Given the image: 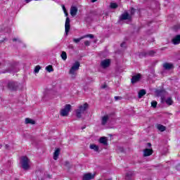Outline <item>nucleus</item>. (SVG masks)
Returning a JSON list of instances; mask_svg holds the SVG:
<instances>
[{
    "mask_svg": "<svg viewBox=\"0 0 180 180\" xmlns=\"http://www.w3.org/2000/svg\"><path fill=\"white\" fill-rule=\"evenodd\" d=\"M157 129L159 130V131H165L167 130V127L162 124H158Z\"/></svg>",
    "mask_w": 180,
    "mask_h": 180,
    "instance_id": "aec40b11",
    "label": "nucleus"
},
{
    "mask_svg": "<svg viewBox=\"0 0 180 180\" xmlns=\"http://www.w3.org/2000/svg\"><path fill=\"white\" fill-rule=\"evenodd\" d=\"M140 79H141V75L138 74L132 77V78L131 79V84H136V82H139Z\"/></svg>",
    "mask_w": 180,
    "mask_h": 180,
    "instance_id": "9b49d317",
    "label": "nucleus"
},
{
    "mask_svg": "<svg viewBox=\"0 0 180 180\" xmlns=\"http://www.w3.org/2000/svg\"><path fill=\"white\" fill-rule=\"evenodd\" d=\"M80 65H81V64L79 63V61H75V64H73V65L70 68V70L69 71V74L72 76V78H75V77L77 75V71H78V70H79Z\"/></svg>",
    "mask_w": 180,
    "mask_h": 180,
    "instance_id": "f03ea898",
    "label": "nucleus"
},
{
    "mask_svg": "<svg viewBox=\"0 0 180 180\" xmlns=\"http://www.w3.org/2000/svg\"><path fill=\"white\" fill-rule=\"evenodd\" d=\"M70 18H66L65 23V33L66 36H68V33L70 32V29H71V25L70 24Z\"/></svg>",
    "mask_w": 180,
    "mask_h": 180,
    "instance_id": "6e6552de",
    "label": "nucleus"
},
{
    "mask_svg": "<svg viewBox=\"0 0 180 180\" xmlns=\"http://www.w3.org/2000/svg\"><path fill=\"white\" fill-rule=\"evenodd\" d=\"M126 45L125 42H122L120 45L121 47H124V46Z\"/></svg>",
    "mask_w": 180,
    "mask_h": 180,
    "instance_id": "a19ab883",
    "label": "nucleus"
},
{
    "mask_svg": "<svg viewBox=\"0 0 180 180\" xmlns=\"http://www.w3.org/2000/svg\"><path fill=\"white\" fill-rule=\"evenodd\" d=\"M46 70L48 71V72H53L54 71V69H53L52 65H48L46 67Z\"/></svg>",
    "mask_w": 180,
    "mask_h": 180,
    "instance_id": "bb28decb",
    "label": "nucleus"
},
{
    "mask_svg": "<svg viewBox=\"0 0 180 180\" xmlns=\"http://www.w3.org/2000/svg\"><path fill=\"white\" fill-rule=\"evenodd\" d=\"M26 124H35L36 122L30 118L25 119Z\"/></svg>",
    "mask_w": 180,
    "mask_h": 180,
    "instance_id": "393cba45",
    "label": "nucleus"
},
{
    "mask_svg": "<svg viewBox=\"0 0 180 180\" xmlns=\"http://www.w3.org/2000/svg\"><path fill=\"white\" fill-rule=\"evenodd\" d=\"M89 147L91 150H94V151H99V146H96V144H91Z\"/></svg>",
    "mask_w": 180,
    "mask_h": 180,
    "instance_id": "b1692460",
    "label": "nucleus"
},
{
    "mask_svg": "<svg viewBox=\"0 0 180 180\" xmlns=\"http://www.w3.org/2000/svg\"><path fill=\"white\" fill-rule=\"evenodd\" d=\"M163 68H165V70H172V68H174V64L169 63H165L163 64Z\"/></svg>",
    "mask_w": 180,
    "mask_h": 180,
    "instance_id": "dca6fc26",
    "label": "nucleus"
},
{
    "mask_svg": "<svg viewBox=\"0 0 180 180\" xmlns=\"http://www.w3.org/2000/svg\"><path fill=\"white\" fill-rule=\"evenodd\" d=\"M30 160L27 156H24L21 158V165L22 169L25 171H27L29 168H30V166L29 165Z\"/></svg>",
    "mask_w": 180,
    "mask_h": 180,
    "instance_id": "7ed1b4c3",
    "label": "nucleus"
},
{
    "mask_svg": "<svg viewBox=\"0 0 180 180\" xmlns=\"http://www.w3.org/2000/svg\"><path fill=\"white\" fill-rule=\"evenodd\" d=\"M13 41H18V43H22L20 39H18V38H13Z\"/></svg>",
    "mask_w": 180,
    "mask_h": 180,
    "instance_id": "c9c22d12",
    "label": "nucleus"
},
{
    "mask_svg": "<svg viewBox=\"0 0 180 180\" xmlns=\"http://www.w3.org/2000/svg\"><path fill=\"white\" fill-rule=\"evenodd\" d=\"M86 127H83L82 128V130H84V129H85Z\"/></svg>",
    "mask_w": 180,
    "mask_h": 180,
    "instance_id": "de8ad7c7",
    "label": "nucleus"
},
{
    "mask_svg": "<svg viewBox=\"0 0 180 180\" xmlns=\"http://www.w3.org/2000/svg\"><path fill=\"white\" fill-rule=\"evenodd\" d=\"M121 20H131V16L129 13L125 11L124 13H122L120 16Z\"/></svg>",
    "mask_w": 180,
    "mask_h": 180,
    "instance_id": "9d476101",
    "label": "nucleus"
},
{
    "mask_svg": "<svg viewBox=\"0 0 180 180\" xmlns=\"http://www.w3.org/2000/svg\"><path fill=\"white\" fill-rule=\"evenodd\" d=\"M5 148H6V150H8V148H9V145L6 144V145H5Z\"/></svg>",
    "mask_w": 180,
    "mask_h": 180,
    "instance_id": "79ce46f5",
    "label": "nucleus"
},
{
    "mask_svg": "<svg viewBox=\"0 0 180 180\" xmlns=\"http://www.w3.org/2000/svg\"><path fill=\"white\" fill-rule=\"evenodd\" d=\"M131 175H133V173L131 172H129L127 173L126 179L127 180H130L131 178Z\"/></svg>",
    "mask_w": 180,
    "mask_h": 180,
    "instance_id": "c85d7f7f",
    "label": "nucleus"
},
{
    "mask_svg": "<svg viewBox=\"0 0 180 180\" xmlns=\"http://www.w3.org/2000/svg\"><path fill=\"white\" fill-rule=\"evenodd\" d=\"M172 43H173V44H174V45L179 44V43H180V34H178V35L175 36L172 39Z\"/></svg>",
    "mask_w": 180,
    "mask_h": 180,
    "instance_id": "2eb2a0df",
    "label": "nucleus"
},
{
    "mask_svg": "<svg viewBox=\"0 0 180 180\" xmlns=\"http://www.w3.org/2000/svg\"><path fill=\"white\" fill-rule=\"evenodd\" d=\"M78 12V8L77 6H72L70 8V15L71 16H77V13Z\"/></svg>",
    "mask_w": 180,
    "mask_h": 180,
    "instance_id": "4468645a",
    "label": "nucleus"
},
{
    "mask_svg": "<svg viewBox=\"0 0 180 180\" xmlns=\"http://www.w3.org/2000/svg\"><path fill=\"white\" fill-rule=\"evenodd\" d=\"M155 92L158 96H160L161 103H164V101H165V95H167V91L165 89H159L156 90Z\"/></svg>",
    "mask_w": 180,
    "mask_h": 180,
    "instance_id": "39448f33",
    "label": "nucleus"
},
{
    "mask_svg": "<svg viewBox=\"0 0 180 180\" xmlns=\"http://www.w3.org/2000/svg\"><path fill=\"white\" fill-rule=\"evenodd\" d=\"M115 101H120V99H122L121 96H115Z\"/></svg>",
    "mask_w": 180,
    "mask_h": 180,
    "instance_id": "4c0bfd02",
    "label": "nucleus"
},
{
    "mask_svg": "<svg viewBox=\"0 0 180 180\" xmlns=\"http://www.w3.org/2000/svg\"><path fill=\"white\" fill-rule=\"evenodd\" d=\"M84 45L85 46H90L91 45V42L89 41H84Z\"/></svg>",
    "mask_w": 180,
    "mask_h": 180,
    "instance_id": "e433bc0d",
    "label": "nucleus"
},
{
    "mask_svg": "<svg viewBox=\"0 0 180 180\" xmlns=\"http://www.w3.org/2000/svg\"><path fill=\"white\" fill-rule=\"evenodd\" d=\"M65 167H66V168H68L70 169V168H71V164L70 163V162L68 161L65 162Z\"/></svg>",
    "mask_w": 180,
    "mask_h": 180,
    "instance_id": "2f4dec72",
    "label": "nucleus"
},
{
    "mask_svg": "<svg viewBox=\"0 0 180 180\" xmlns=\"http://www.w3.org/2000/svg\"><path fill=\"white\" fill-rule=\"evenodd\" d=\"M97 0H91V2H96Z\"/></svg>",
    "mask_w": 180,
    "mask_h": 180,
    "instance_id": "49530a36",
    "label": "nucleus"
},
{
    "mask_svg": "<svg viewBox=\"0 0 180 180\" xmlns=\"http://www.w3.org/2000/svg\"><path fill=\"white\" fill-rule=\"evenodd\" d=\"M134 13H136V9H134V8H131V11H130V15L132 17L133 15H134Z\"/></svg>",
    "mask_w": 180,
    "mask_h": 180,
    "instance_id": "72a5a7b5",
    "label": "nucleus"
},
{
    "mask_svg": "<svg viewBox=\"0 0 180 180\" xmlns=\"http://www.w3.org/2000/svg\"><path fill=\"white\" fill-rule=\"evenodd\" d=\"M94 178H95V174H92L91 173L85 174L83 176V180H91L94 179Z\"/></svg>",
    "mask_w": 180,
    "mask_h": 180,
    "instance_id": "ddd939ff",
    "label": "nucleus"
},
{
    "mask_svg": "<svg viewBox=\"0 0 180 180\" xmlns=\"http://www.w3.org/2000/svg\"><path fill=\"white\" fill-rule=\"evenodd\" d=\"M148 147H150L151 144L150 143H148Z\"/></svg>",
    "mask_w": 180,
    "mask_h": 180,
    "instance_id": "a18cd8bd",
    "label": "nucleus"
},
{
    "mask_svg": "<svg viewBox=\"0 0 180 180\" xmlns=\"http://www.w3.org/2000/svg\"><path fill=\"white\" fill-rule=\"evenodd\" d=\"M108 120H109V115H106L101 117V124L102 126H105L108 123Z\"/></svg>",
    "mask_w": 180,
    "mask_h": 180,
    "instance_id": "f3484780",
    "label": "nucleus"
},
{
    "mask_svg": "<svg viewBox=\"0 0 180 180\" xmlns=\"http://www.w3.org/2000/svg\"><path fill=\"white\" fill-rule=\"evenodd\" d=\"M60 155V148H56L53 153V160H58V156Z\"/></svg>",
    "mask_w": 180,
    "mask_h": 180,
    "instance_id": "6ab92c4d",
    "label": "nucleus"
},
{
    "mask_svg": "<svg viewBox=\"0 0 180 180\" xmlns=\"http://www.w3.org/2000/svg\"><path fill=\"white\" fill-rule=\"evenodd\" d=\"M157 54L155 51H142L139 53L140 58H143V57H154Z\"/></svg>",
    "mask_w": 180,
    "mask_h": 180,
    "instance_id": "20e7f679",
    "label": "nucleus"
},
{
    "mask_svg": "<svg viewBox=\"0 0 180 180\" xmlns=\"http://www.w3.org/2000/svg\"><path fill=\"white\" fill-rule=\"evenodd\" d=\"M153 153H154L153 149L146 148L143 150V157H150L153 155Z\"/></svg>",
    "mask_w": 180,
    "mask_h": 180,
    "instance_id": "f8f14e48",
    "label": "nucleus"
},
{
    "mask_svg": "<svg viewBox=\"0 0 180 180\" xmlns=\"http://www.w3.org/2000/svg\"><path fill=\"white\" fill-rule=\"evenodd\" d=\"M110 66V59H105L101 62V67L102 68H108Z\"/></svg>",
    "mask_w": 180,
    "mask_h": 180,
    "instance_id": "1a4fd4ad",
    "label": "nucleus"
},
{
    "mask_svg": "<svg viewBox=\"0 0 180 180\" xmlns=\"http://www.w3.org/2000/svg\"><path fill=\"white\" fill-rule=\"evenodd\" d=\"M90 13H91V15H95V11H91Z\"/></svg>",
    "mask_w": 180,
    "mask_h": 180,
    "instance_id": "37998d69",
    "label": "nucleus"
},
{
    "mask_svg": "<svg viewBox=\"0 0 180 180\" xmlns=\"http://www.w3.org/2000/svg\"><path fill=\"white\" fill-rule=\"evenodd\" d=\"M146 91L145 89L140 90L139 92L138 98H139V99L143 98V96H144V95H146Z\"/></svg>",
    "mask_w": 180,
    "mask_h": 180,
    "instance_id": "5701e85b",
    "label": "nucleus"
},
{
    "mask_svg": "<svg viewBox=\"0 0 180 180\" xmlns=\"http://www.w3.org/2000/svg\"><path fill=\"white\" fill-rule=\"evenodd\" d=\"M82 39H85V37H82L77 38V39L74 38L73 41H74V43H79L82 40Z\"/></svg>",
    "mask_w": 180,
    "mask_h": 180,
    "instance_id": "a878e982",
    "label": "nucleus"
},
{
    "mask_svg": "<svg viewBox=\"0 0 180 180\" xmlns=\"http://www.w3.org/2000/svg\"><path fill=\"white\" fill-rule=\"evenodd\" d=\"M70 110H71V105L68 104L65 106L63 109L60 110V116H68V114L70 113Z\"/></svg>",
    "mask_w": 180,
    "mask_h": 180,
    "instance_id": "423d86ee",
    "label": "nucleus"
},
{
    "mask_svg": "<svg viewBox=\"0 0 180 180\" xmlns=\"http://www.w3.org/2000/svg\"><path fill=\"white\" fill-rule=\"evenodd\" d=\"M61 58L63 59L64 61H65V60H67V53H65V51L62 52Z\"/></svg>",
    "mask_w": 180,
    "mask_h": 180,
    "instance_id": "cd10ccee",
    "label": "nucleus"
},
{
    "mask_svg": "<svg viewBox=\"0 0 180 180\" xmlns=\"http://www.w3.org/2000/svg\"><path fill=\"white\" fill-rule=\"evenodd\" d=\"M8 87L11 91H18L19 88V83L17 82H10L8 84Z\"/></svg>",
    "mask_w": 180,
    "mask_h": 180,
    "instance_id": "0eeeda50",
    "label": "nucleus"
},
{
    "mask_svg": "<svg viewBox=\"0 0 180 180\" xmlns=\"http://www.w3.org/2000/svg\"><path fill=\"white\" fill-rule=\"evenodd\" d=\"M89 108V105L87 103H85L84 105H81L76 110V116L78 119H81L82 117V115L85 113L86 110Z\"/></svg>",
    "mask_w": 180,
    "mask_h": 180,
    "instance_id": "f257e3e1",
    "label": "nucleus"
},
{
    "mask_svg": "<svg viewBox=\"0 0 180 180\" xmlns=\"http://www.w3.org/2000/svg\"><path fill=\"white\" fill-rule=\"evenodd\" d=\"M117 4L116 3H111L110 4V8L111 9H116L117 8Z\"/></svg>",
    "mask_w": 180,
    "mask_h": 180,
    "instance_id": "7c9ffc66",
    "label": "nucleus"
},
{
    "mask_svg": "<svg viewBox=\"0 0 180 180\" xmlns=\"http://www.w3.org/2000/svg\"><path fill=\"white\" fill-rule=\"evenodd\" d=\"M40 68H41L40 67V65H37V66L34 68V72L35 74L39 73V72L40 71Z\"/></svg>",
    "mask_w": 180,
    "mask_h": 180,
    "instance_id": "c756f323",
    "label": "nucleus"
},
{
    "mask_svg": "<svg viewBox=\"0 0 180 180\" xmlns=\"http://www.w3.org/2000/svg\"><path fill=\"white\" fill-rule=\"evenodd\" d=\"M4 74L6 72H15V66L12 65L10 68H8L7 70H6L4 72H3Z\"/></svg>",
    "mask_w": 180,
    "mask_h": 180,
    "instance_id": "4be33fe9",
    "label": "nucleus"
},
{
    "mask_svg": "<svg viewBox=\"0 0 180 180\" xmlns=\"http://www.w3.org/2000/svg\"><path fill=\"white\" fill-rule=\"evenodd\" d=\"M157 105H158L157 101H153L151 102V106H152V108H157Z\"/></svg>",
    "mask_w": 180,
    "mask_h": 180,
    "instance_id": "473e14b6",
    "label": "nucleus"
},
{
    "mask_svg": "<svg viewBox=\"0 0 180 180\" xmlns=\"http://www.w3.org/2000/svg\"><path fill=\"white\" fill-rule=\"evenodd\" d=\"M99 143L103 146H108V138L105 136L101 137L99 139Z\"/></svg>",
    "mask_w": 180,
    "mask_h": 180,
    "instance_id": "a211bd4d",
    "label": "nucleus"
},
{
    "mask_svg": "<svg viewBox=\"0 0 180 180\" xmlns=\"http://www.w3.org/2000/svg\"><path fill=\"white\" fill-rule=\"evenodd\" d=\"M105 88H108V85H106V84H105L103 86H101V89H105Z\"/></svg>",
    "mask_w": 180,
    "mask_h": 180,
    "instance_id": "ea45409f",
    "label": "nucleus"
},
{
    "mask_svg": "<svg viewBox=\"0 0 180 180\" xmlns=\"http://www.w3.org/2000/svg\"><path fill=\"white\" fill-rule=\"evenodd\" d=\"M83 37H84V39L85 38H86V37H89V39H94V34H87V35H84V36H83Z\"/></svg>",
    "mask_w": 180,
    "mask_h": 180,
    "instance_id": "f704fd0d",
    "label": "nucleus"
},
{
    "mask_svg": "<svg viewBox=\"0 0 180 180\" xmlns=\"http://www.w3.org/2000/svg\"><path fill=\"white\" fill-rule=\"evenodd\" d=\"M63 12H67V8H65V6L62 5Z\"/></svg>",
    "mask_w": 180,
    "mask_h": 180,
    "instance_id": "58836bf2",
    "label": "nucleus"
},
{
    "mask_svg": "<svg viewBox=\"0 0 180 180\" xmlns=\"http://www.w3.org/2000/svg\"><path fill=\"white\" fill-rule=\"evenodd\" d=\"M164 102H165L169 106H171V105L174 103V101H172V98L171 97L167 98L166 100L165 98Z\"/></svg>",
    "mask_w": 180,
    "mask_h": 180,
    "instance_id": "412c9836",
    "label": "nucleus"
},
{
    "mask_svg": "<svg viewBox=\"0 0 180 180\" xmlns=\"http://www.w3.org/2000/svg\"><path fill=\"white\" fill-rule=\"evenodd\" d=\"M65 16H68V13L67 11L64 12Z\"/></svg>",
    "mask_w": 180,
    "mask_h": 180,
    "instance_id": "c03bdc74",
    "label": "nucleus"
}]
</instances>
